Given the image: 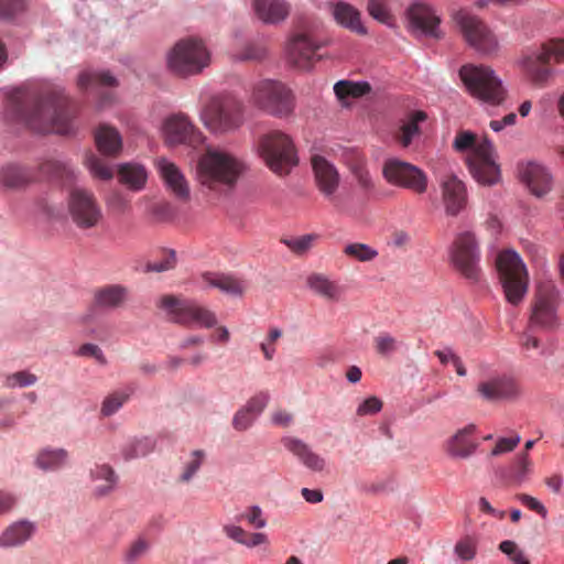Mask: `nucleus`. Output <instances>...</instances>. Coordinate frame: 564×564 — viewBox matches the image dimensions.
Masks as SVG:
<instances>
[{
  "label": "nucleus",
  "mask_w": 564,
  "mask_h": 564,
  "mask_svg": "<svg viewBox=\"0 0 564 564\" xmlns=\"http://www.w3.org/2000/svg\"><path fill=\"white\" fill-rule=\"evenodd\" d=\"M246 162L231 151L223 148H207L196 164V181L205 189L227 195L237 186L247 172Z\"/></svg>",
  "instance_id": "1"
},
{
  "label": "nucleus",
  "mask_w": 564,
  "mask_h": 564,
  "mask_svg": "<svg viewBox=\"0 0 564 564\" xmlns=\"http://www.w3.org/2000/svg\"><path fill=\"white\" fill-rule=\"evenodd\" d=\"M453 148L457 152H468L466 162L477 183L491 186L501 180L500 165L492 142L488 138L477 140L471 131H460L454 139Z\"/></svg>",
  "instance_id": "2"
},
{
  "label": "nucleus",
  "mask_w": 564,
  "mask_h": 564,
  "mask_svg": "<svg viewBox=\"0 0 564 564\" xmlns=\"http://www.w3.org/2000/svg\"><path fill=\"white\" fill-rule=\"evenodd\" d=\"M212 56V50L203 37H183L166 52V68L177 77L188 78L209 67Z\"/></svg>",
  "instance_id": "3"
},
{
  "label": "nucleus",
  "mask_w": 564,
  "mask_h": 564,
  "mask_svg": "<svg viewBox=\"0 0 564 564\" xmlns=\"http://www.w3.org/2000/svg\"><path fill=\"white\" fill-rule=\"evenodd\" d=\"M467 93L482 105L498 107L507 99L503 80L487 65L466 64L458 72Z\"/></svg>",
  "instance_id": "4"
},
{
  "label": "nucleus",
  "mask_w": 564,
  "mask_h": 564,
  "mask_svg": "<svg viewBox=\"0 0 564 564\" xmlns=\"http://www.w3.org/2000/svg\"><path fill=\"white\" fill-rule=\"evenodd\" d=\"M199 119L215 135L234 133L245 122L243 107L232 97L216 95L202 107Z\"/></svg>",
  "instance_id": "5"
},
{
  "label": "nucleus",
  "mask_w": 564,
  "mask_h": 564,
  "mask_svg": "<svg viewBox=\"0 0 564 564\" xmlns=\"http://www.w3.org/2000/svg\"><path fill=\"white\" fill-rule=\"evenodd\" d=\"M250 101L281 119L291 117L296 106L293 90L286 84L270 78L259 79L252 85Z\"/></svg>",
  "instance_id": "6"
},
{
  "label": "nucleus",
  "mask_w": 564,
  "mask_h": 564,
  "mask_svg": "<svg viewBox=\"0 0 564 564\" xmlns=\"http://www.w3.org/2000/svg\"><path fill=\"white\" fill-rule=\"evenodd\" d=\"M257 152L275 174L285 175L297 165L299 158L293 140L286 133L273 130L260 137Z\"/></svg>",
  "instance_id": "7"
},
{
  "label": "nucleus",
  "mask_w": 564,
  "mask_h": 564,
  "mask_svg": "<svg viewBox=\"0 0 564 564\" xmlns=\"http://www.w3.org/2000/svg\"><path fill=\"white\" fill-rule=\"evenodd\" d=\"M496 269L506 300L518 305L524 299L529 286V274L522 259L513 250H503L496 258Z\"/></svg>",
  "instance_id": "8"
},
{
  "label": "nucleus",
  "mask_w": 564,
  "mask_h": 564,
  "mask_svg": "<svg viewBox=\"0 0 564 564\" xmlns=\"http://www.w3.org/2000/svg\"><path fill=\"white\" fill-rule=\"evenodd\" d=\"M160 306L166 311L170 319L186 327L213 328L217 325L216 314L195 301L163 296Z\"/></svg>",
  "instance_id": "9"
},
{
  "label": "nucleus",
  "mask_w": 564,
  "mask_h": 564,
  "mask_svg": "<svg viewBox=\"0 0 564 564\" xmlns=\"http://www.w3.org/2000/svg\"><path fill=\"white\" fill-rule=\"evenodd\" d=\"M451 263L464 278L477 282L481 275L480 250L473 231L456 235L449 249Z\"/></svg>",
  "instance_id": "10"
},
{
  "label": "nucleus",
  "mask_w": 564,
  "mask_h": 564,
  "mask_svg": "<svg viewBox=\"0 0 564 564\" xmlns=\"http://www.w3.org/2000/svg\"><path fill=\"white\" fill-rule=\"evenodd\" d=\"M19 117L39 133L66 134L70 131L68 117L53 100L40 101L33 106L30 112L19 113Z\"/></svg>",
  "instance_id": "11"
},
{
  "label": "nucleus",
  "mask_w": 564,
  "mask_h": 564,
  "mask_svg": "<svg viewBox=\"0 0 564 564\" xmlns=\"http://www.w3.org/2000/svg\"><path fill=\"white\" fill-rule=\"evenodd\" d=\"M382 176L389 184L419 195L427 191L429 178L426 173L419 166L397 158L384 161Z\"/></svg>",
  "instance_id": "12"
},
{
  "label": "nucleus",
  "mask_w": 564,
  "mask_h": 564,
  "mask_svg": "<svg viewBox=\"0 0 564 564\" xmlns=\"http://www.w3.org/2000/svg\"><path fill=\"white\" fill-rule=\"evenodd\" d=\"M560 293L552 281L538 285L532 303L530 323L533 326L552 329L558 325L557 306Z\"/></svg>",
  "instance_id": "13"
},
{
  "label": "nucleus",
  "mask_w": 564,
  "mask_h": 564,
  "mask_svg": "<svg viewBox=\"0 0 564 564\" xmlns=\"http://www.w3.org/2000/svg\"><path fill=\"white\" fill-rule=\"evenodd\" d=\"M67 208L74 224L82 229L96 227L102 218L101 207L95 195L83 187H75L69 192Z\"/></svg>",
  "instance_id": "14"
},
{
  "label": "nucleus",
  "mask_w": 564,
  "mask_h": 564,
  "mask_svg": "<svg viewBox=\"0 0 564 564\" xmlns=\"http://www.w3.org/2000/svg\"><path fill=\"white\" fill-rule=\"evenodd\" d=\"M441 202L448 217H457L467 209L468 191L466 184L455 174H445L438 180Z\"/></svg>",
  "instance_id": "15"
},
{
  "label": "nucleus",
  "mask_w": 564,
  "mask_h": 564,
  "mask_svg": "<svg viewBox=\"0 0 564 564\" xmlns=\"http://www.w3.org/2000/svg\"><path fill=\"white\" fill-rule=\"evenodd\" d=\"M316 37H290L285 45L288 61L300 69H310L313 63L322 58L319 50L328 44L317 42Z\"/></svg>",
  "instance_id": "16"
},
{
  "label": "nucleus",
  "mask_w": 564,
  "mask_h": 564,
  "mask_svg": "<svg viewBox=\"0 0 564 564\" xmlns=\"http://www.w3.org/2000/svg\"><path fill=\"white\" fill-rule=\"evenodd\" d=\"M162 134L165 142L171 147L192 143L202 139L200 132L189 118L183 113L167 117L162 124Z\"/></svg>",
  "instance_id": "17"
},
{
  "label": "nucleus",
  "mask_w": 564,
  "mask_h": 564,
  "mask_svg": "<svg viewBox=\"0 0 564 564\" xmlns=\"http://www.w3.org/2000/svg\"><path fill=\"white\" fill-rule=\"evenodd\" d=\"M155 167L166 191L175 198L187 202L191 197V187L183 171L166 158L156 159Z\"/></svg>",
  "instance_id": "18"
},
{
  "label": "nucleus",
  "mask_w": 564,
  "mask_h": 564,
  "mask_svg": "<svg viewBox=\"0 0 564 564\" xmlns=\"http://www.w3.org/2000/svg\"><path fill=\"white\" fill-rule=\"evenodd\" d=\"M518 176L536 197L546 195L553 186V176L541 163L529 161L517 166Z\"/></svg>",
  "instance_id": "19"
},
{
  "label": "nucleus",
  "mask_w": 564,
  "mask_h": 564,
  "mask_svg": "<svg viewBox=\"0 0 564 564\" xmlns=\"http://www.w3.org/2000/svg\"><path fill=\"white\" fill-rule=\"evenodd\" d=\"M477 426L467 424L458 429L453 435L443 443L445 454L453 459H467L478 449L476 441Z\"/></svg>",
  "instance_id": "20"
},
{
  "label": "nucleus",
  "mask_w": 564,
  "mask_h": 564,
  "mask_svg": "<svg viewBox=\"0 0 564 564\" xmlns=\"http://www.w3.org/2000/svg\"><path fill=\"white\" fill-rule=\"evenodd\" d=\"M405 15L411 31L421 32L424 35H438L441 17L430 4L414 2L406 9Z\"/></svg>",
  "instance_id": "21"
},
{
  "label": "nucleus",
  "mask_w": 564,
  "mask_h": 564,
  "mask_svg": "<svg viewBox=\"0 0 564 564\" xmlns=\"http://www.w3.org/2000/svg\"><path fill=\"white\" fill-rule=\"evenodd\" d=\"M478 394L486 401L513 400L521 395L519 383L510 377H494L477 386Z\"/></svg>",
  "instance_id": "22"
},
{
  "label": "nucleus",
  "mask_w": 564,
  "mask_h": 564,
  "mask_svg": "<svg viewBox=\"0 0 564 564\" xmlns=\"http://www.w3.org/2000/svg\"><path fill=\"white\" fill-rule=\"evenodd\" d=\"M281 443L286 451L293 454L311 471L322 473L325 470L326 459L314 452L304 441L293 436H284Z\"/></svg>",
  "instance_id": "23"
},
{
  "label": "nucleus",
  "mask_w": 564,
  "mask_h": 564,
  "mask_svg": "<svg viewBox=\"0 0 564 564\" xmlns=\"http://www.w3.org/2000/svg\"><path fill=\"white\" fill-rule=\"evenodd\" d=\"M312 165L318 189L325 197H333L340 181L336 167L329 161L319 155L312 159Z\"/></svg>",
  "instance_id": "24"
},
{
  "label": "nucleus",
  "mask_w": 564,
  "mask_h": 564,
  "mask_svg": "<svg viewBox=\"0 0 564 564\" xmlns=\"http://www.w3.org/2000/svg\"><path fill=\"white\" fill-rule=\"evenodd\" d=\"M229 57L235 62H259L267 57V47L247 37H235L229 51Z\"/></svg>",
  "instance_id": "25"
},
{
  "label": "nucleus",
  "mask_w": 564,
  "mask_h": 564,
  "mask_svg": "<svg viewBox=\"0 0 564 564\" xmlns=\"http://www.w3.org/2000/svg\"><path fill=\"white\" fill-rule=\"evenodd\" d=\"M541 64L546 63L541 58H536L534 52L524 54L518 59V65L524 72L528 79L535 86L544 87L553 77V70Z\"/></svg>",
  "instance_id": "26"
},
{
  "label": "nucleus",
  "mask_w": 564,
  "mask_h": 564,
  "mask_svg": "<svg viewBox=\"0 0 564 564\" xmlns=\"http://www.w3.org/2000/svg\"><path fill=\"white\" fill-rule=\"evenodd\" d=\"M35 532L34 523L19 520L7 527L0 534V547H18L29 541Z\"/></svg>",
  "instance_id": "27"
},
{
  "label": "nucleus",
  "mask_w": 564,
  "mask_h": 564,
  "mask_svg": "<svg viewBox=\"0 0 564 564\" xmlns=\"http://www.w3.org/2000/svg\"><path fill=\"white\" fill-rule=\"evenodd\" d=\"M451 19L464 35H488L486 23L467 8L453 9Z\"/></svg>",
  "instance_id": "28"
},
{
  "label": "nucleus",
  "mask_w": 564,
  "mask_h": 564,
  "mask_svg": "<svg viewBox=\"0 0 564 564\" xmlns=\"http://www.w3.org/2000/svg\"><path fill=\"white\" fill-rule=\"evenodd\" d=\"M352 185L356 195L362 200H372L378 197L376 182L364 163H356L350 167Z\"/></svg>",
  "instance_id": "29"
},
{
  "label": "nucleus",
  "mask_w": 564,
  "mask_h": 564,
  "mask_svg": "<svg viewBox=\"0 0 564 564\" xmlns=\"http://www.w3.org/2000/svg\"><path fill=\"white\" fill-rule=\"evenodd\" d=\"M202 281L207 288H216L224 294L230 296H241L246 290V284L237 276L205 272L202 274Z\"/></svg>",
  "instance_id": "30"
},
{
  "label": "nucleus",
  "mask_w": 564,
  "mask_h": 564,
  "mask_svg": "<svg viewBox=\"0 0 564 564\" xmlns=\"http://www.w3.org/2000/svg\"><path fill=\"white\" fill-rule=\"evenodd\" d=\"M253 8L258 18L265 23H279L290 12V6L285 0H253Z\"/></svg>",
  "instance_id": "31"
},
{
  "label": "nucleus",
  "mask_w": 564,
  "mask_h": 564,
  "mask_svg": "<svg viewBox=\"0 0 564 564\" xmlns=\"http://www.w3.org/2000/svg\"><path fill=\"white\" fill-rule=\"evenodd\" d=\"M332 14L336 22L350 32L366 33L360 20V12L351 4L343 1L330 4Z\"/></svg>",
  "instance_id": "32"
},
{
  "label": "nucleus",
  "mask_w": 564,
  "mask_h": 564,
  "mask_svg": "<svg viewBox=\"0 0 564 564\" xmlns=\"http://www.w3.org/2000/svg\"><path fill=\"white\" fill-rule=\"evenodd\" d=\"M307 285L311 291L326 300L339 301L343 295L341 286L324 274L310 275Z\"/></svg>",
  "instance_id": "33"
},
{
  "label": "nucleus",
  "mask_w": 564,
  "mask_h": 564,
  "mask_svg": "<svg viewBox=\"0 0 564 564\" xmlns=\"http://www.w3.org/2000/svg\"><path fill=\"white\" fill-rule=\"evenodd\" d=\"M224 532L230 540L248 549H253L269 543V538L263 532L248 533L245 529L236 524H227Z\"/></svg>",
  "instance_id": "34"
},
{
  "label": "nucleus",
  "mask_w": 564,
  "mask_h": 564,
  "mask_svg": "<svg viewBox=\"0 0 564 564\" xmlns=\"http://www.w3.org/2000/svg\"><path fill=\"white\" fill-rule=\"evenodd\" d=\"M466 42L475 55L480 58H497L505 51V46L498 37H466Z\"/></svg>",
  "instance_id": "35"
},
{
  "label": "nucleus",
  "mask_w": 564,
  "mask_h": 564,
  "mask_svg": "<svg viewBox=\"0 0 564 564\" xmlns=\"http://www.w3.org/2000/svg\"><path fill=\"white\" fill-rule=\"evenodd\" d=\"M427 116L422 110L412 111L401 122L399 141L403 148H408L420 133V123L426 120Z\"/></svg>",
  "instance_id": "36"
},
{
  "label": "nucleus",
  "mask_w": 564,
  "mask_h": 564,
  "mask_svg": "<svg viewBox=\"0 0 564 564\" xmlns=\"http://www.w3.org/2000/svg\"><path fill=\"white\" fill-rule=\"evenodd\" d=\"M96 144L98 150L107 155H116L122 147L120 133L111 127L101 126L96 131Z\"/></svg>",
  "instance_id": "37"
},
{
  "label": "nucleus",
  "mask_w": 564,
  "mask_h": 564,
  "mask_svg": "<svg viewBox=\"0 0 564 564\" xmlns=\"http://www.w3.org/2000/svg\"><path fill=\"white\" fill-rule=\"evenodd\" d=\"M119 178L129 188L140 191L147 183L148 173L140 164L126 163L119 166Z\"/></svg>",
  "instance_id": "38"
},
{
  "label": "nucleus",
  "mask_w": 564,
  "mask_h": 564,
  "mask_svg": "<svg viewBox=\"0 0 564 564\" xmlns=\"http://www.w3.org/2000/svg\"><path fill=\"white\" fill-rule=\"evenodd\" d=\"M478 550L479 536L476 534H465L455 542L453 555L457 562H473L478 555Z\"/></svg>",
  "instance_id": "39"
},
{
  "label": "nucleus",
  "mask_w": 564,
  "mask_h": 564,
  "mask_svg": "<svg viewBox=\"0 0 564 564\" xmlns=\"http://www.w3.org/2000/svg\"><path fill=\"white\" fill-rule=\"evenodd\" d=\"M127 299V290L120 285H110L95 294V304L101 308H116Z\"/></svg>",
  "instance_id": "40"
},
{
  "label": "nucleus",
  "mask_w": 564,
  "mask_h": 564,
  "mask_svg": "<svg viewBox=\"0 0 564 564\" xmlns=\"http://www.w3.org/2000/svg\"><path fill=\"white\" fill-rule=\"evenodd\" d=\"M536 58L545 63L564 62V37H549L538 51H533Z\"/></svg>",
  "instance_id": "41"
},
{
  "label": "nucleus",
  "mask_w": 564,
  "mask_h": 564,
  "mask_svg": "<svg viewBox=\"0 0 564 564\" xmlns=\"http://www.w3.org/2000/svg\"><path fill=\"white\" fill-rule=\"evenodd\" d=\"M91 479L94 481H102L101 485L96 486V495L105 496L110 492L117 485V476L113 469L106 464L96 465L90 471Z\"/></svg>",
  "instance_id": "42"
},
{
  "label": "nucleus",
  "mask_w": 564,
  "mask_h": 564,
  "mask_svg": "<svg viewBox=\"0 0 564 564\" xmlns=\"http://www.w3.org/2000/svg\"><path fill=\"white\" fill-rule=\"evenodd\" d=\"M533 473V462L530 454L520 452L517 454L510 466V477L518 484H522L529 479Z\"/></svg>",
  "instance_id": "43"
},
{
  "label": "nucleus",
  "mask_w": 564,
  "mask_h": 564,
  "mask_svg": "<svg viewBox=\"0 0 564 564\" xmlns=\"http://www.w3.org/2000/svg\"><path fill=\"white\" fill-rule=\"evenodd\" d=\"M370 91V85L367 82L339 80L334 85L336 97L345 102L346 98H358Z\"/></svg>",
  "instance_id": "44"
},
{
  "label": "nucleus",
  "mask_w": 564,
  "mask_h": 564,
  "mask_svg": "<svg viewBox=\"0 0 564 564\" xmlns=\"http://www.w3.org/2000/svg\"><path fill=\"white\" fill-rule=\"evenodd\" d=\"M67 452L63 448L43 449L37 458L36 465L43 470H54L66 464Z\"/></svg>",
  "instance_id": "45"
},
{
  "label": "nucleus",
  "mask_w": 564,
  "mask_h": 564,
  "mask_svg": "<svg viewBox=\"0 0 564 564\" xmlns=\"http://www.w3.org/2000/svg\"><path fill=\"white\" fill-rule=\"evenodd\" d=\"M78 86L82 89H86L94 85H102V86H116L117 79L110 75L108 72H93V70H84L78 76Z\"/></svg>",
  "instance_id": "46"
},
{
  "label": "nucleus",
  "mask_w": 564,
  "mask_h": 564,
  "mask_svg": "<svg viewBox=\"0 0 564 564\" xmlns=\"http://www.w3.org/2000/svg\"><path fill=\"white\" fill-rule=\"evenodd\" d=\"M205 457V452L202 449L191 452L188 458L183 462V471L180 475V480L182 482L191 481L202 467Z\"/></svg>",
  "instance_id": "47"
},
{
  "label": "nucleus",
  "mask_w": 564,
  "mask_h": 564,
  "mask_svg": "<svg viewBox=\"0 0 564 564\" xmlns=\"http://www.w3.org/2000/svg\"><path fill=\"white\" fill-rule=\"evenodd\" d=\"M343 252L354 260L360 262L372 261L378 256V251L367 243L351 242L344 247Z\"/></svg>",
  "instance_id": "48"
},
{
  "label": "nucleus",
  "mask_w": 564,
  "mask_h": 564,
  "mask_svg": "<svg viewBox=\"0 0 564 564\" xmlns=\"http://www.w3.org/2000/svg\"><path fill=\"white\" fill-rule=\"evenodd\" d=\"M153 448V443L150 438L135 440L128 443L122 448V455L126 459H132L145 456Z\"/></svg>",
  "instance_id": "49"
},
{
  "label": "nucleus",
  "mask_w": 564,
  "mask_h": 564,
  "mask_svg": "<svg viewBox=\"0 0 564 564\" xmlns=\"http://www.w3.org/2000/svg\"><path fill=\"white\" fill-rule=\"evenodd\" d=\"M520 442L521 435L517 432H512L507 437H498L489 455L491 457H496L507 453H511L520 444Z\"/></svg>",
  "instance_id": "50"
},
{
  "label": "nucleus",
  "mask_w": 564,
  "mask_h": 564,
  "mask_svg": "<svg viewBox=\"0 0 564 564\" xmlns=\"http://www.w3.org/2000/svg\"><path fill=\"white\" fill-rule=\"evenodd\" d=\"M238 521H246L254 529H263L267 525V519L263 516L262 509L254 505L248 507L241 514L237 517Z\"/></svg>",
  "instance_id": "51"
},
{
  "label": "nucleus",
  "mask_w": 564,
  "mask_h": 564,
  "mask_svg": "<svg viewBox=\"0 0 564 564\" xmlns=\"http://www.w3.org/2000/svg\"><path fill=\"white\" fill-rule=\"evenodd\" d=\"M387 1L388 0H369L368 11L369 14L377 21L384 24H391L393 17L387 7Z\"/></svg>",
  "instance_id": "52"
},
{
  "label": "nucleus",
  "mask_w": 564,
  "mask_h": 564,
  "mask_svg": "<svg viewBox=\"0 0 564 564\" xmlns=\"http://www.w3.org/2000/svg\"><path fill=\"white\" fill-rule=\"evenodd\" d=\"M86 166L95 177L100 180L108 181L113 176L111 167L93 154L86 159Z\"/></svg>",
  "instance_id": "53"
},
{
  "label": "nucleus",
  "mask_w": 564,
  "mask_h": 564,
  "mask_svg": "<svg viewBox=\"0 0 564 564\" xmlns=\"http://www.w3.org/2000/svg\"><path fill=\"white\" fill-rule=\"evenodd\" d=\"M24 182L25 177L17 166H8L0 171V183L7 187H18Z\"/></svg>",
  "instance_id": "54"
},
{
  "label": "nucleus",
  "mask_w": 564,
  "mask_h": 564,
  "mask_svg": "<svg viewBox=\"0 0 564 564\" xmlns=\"http://www.w3.org/2000/svg\"><path fill=\"white\" fill-rule=\"evenodd\" d=\"M318 239L316 234H307L286 241L288 247L295 253L302 254L308 251Z\"/></svg>",
  "instance_id": "55"
},
{
  "label": "nucleus",
  "mask_w": 564,
  "mask_h": 564,
  "mask_svg": "<svg viewBox=\"0 0 564 564\" xmlns=\"http://www.w3.org/2000/svg\"><path fill=\"white\" fill-rule=\"evenodd\" d=\"M375 344L377 352L384 357L391 356L399 347L398 340L389 334L378 336Z\"/></svg>",
  "instance_id": "56"
},
{
  "label": "nucleus",
  "mask_w": 564,
  "mask_h": 564,
  "mask_svg": "<svg viewBox=\"0 0 564 564\" xmlns=\"http://www.w3.org/2000/svg\"><path fill=\"white\" fill-rule=\"evenodd\" d=\"M176 263V256L173 250L164 252L163 259L159 261H152L147 264V270L151 272H164L173 269Z\"/></svg>",
  "instance_id": "57"
},
{
  "label": "nucleus",
  "mask_w": 564,
  "mask_h": 564,
  "mask_svg": "<svg viewBox=\"0 0 564 564\" xmlns=\"http://www.w3.org/2000/svg\"><path fill=\"white\" fill-rule=\"evenodd\" d=\"M127 395L123 393H113L107 397L102 403L101 412L106 416H110L116 413L127 400Z\"/></svg>",
  "instance_id": "58"
},
{
  "label": "nucleus",
  "mask_w": 564,
  "mask_h": 564,
  "mask_svg": "<svg viewBox=\"0 0 564 564\" xmlns=\"http://www.w3.org/2000/svg\"><path fill=\"white\" fill-rule=\"evenodd\" d=\"M24 10L23 0H0V18L11 19Z\"/></svg>",
  "instance_id": "59"
},
{
  "label": "nucleus",
  "mask_w": 564,
  "mask_h": 564,
  "mask_svg": "<svg viewBox=\"0 0 564 564\" xmlns=\"http://www.w3.org/2000/svg\"><path fill=\"white\" fill-rule=\"evenodd\" d=\"M149 549V544L143 539L134 541L124 553V561L132 563L142 557Z\"/></svg>",
  "instance_id": "60"
},
{
  "label": "nucleus",
  "mask_w": 564,
  "mask_h": 564,
  "mask_svg": "<svg viewBox=\"0 0 564 564\" xmlns=\"http://www.w3.org/2000/svg\"><path fill=\"white\" fill-rule=\"evenodd\" d=\"M382 402L377 397H369L365 399L357 408V414L360 416L372 415L380 412Z\"/></svg>",
  "instance_id": "61"
},
{
  "label": "nucleus",
  "mask_w": 564,
  "mask_h": 564,
  "mask_svg": "<svg viewBox=\"0 0 564 564\" xmlns=\"http://www.w3.org/2000/svg\"><path fill=\"white\" fill-rule=\"evenodd\" d=\"M36 382V377L28 371H19L8 377L7 384L14 387H29Z\"/></svg>",
  "instance_id": "62"
},
{
  "label": "nucleus",
  "mask_w": 564,
  "mask_h": 564,
  "mask_svg": "<svg viewBox=\"0 0 564 564\" xmlns=\"http://www.w3.org/2000/svg\"><path fill=\"white\" fill-rule=\"evenodd\" d=\"M269 399L270 395L267 392H260L252 397L245 408L257 417L267 406Z\"/></svg>",
  "instance_id": "63"
},
{
  "label": "nucleus",
  "mask_w": 564,
  "mask_h": 564,
  "mask_svg": "<svg viewBox=\"0 0 564 564\" xmlns=\"http://www.w3.org/2000/svg\"><path fill=\"white\" fill-rule=\"evenodd\" d=\"M254 420L256 416L243 406L235 414L232 425L238 431H245L252 425Z\"/></svg>",
  "instance_id": "64"
}]
</instances>
